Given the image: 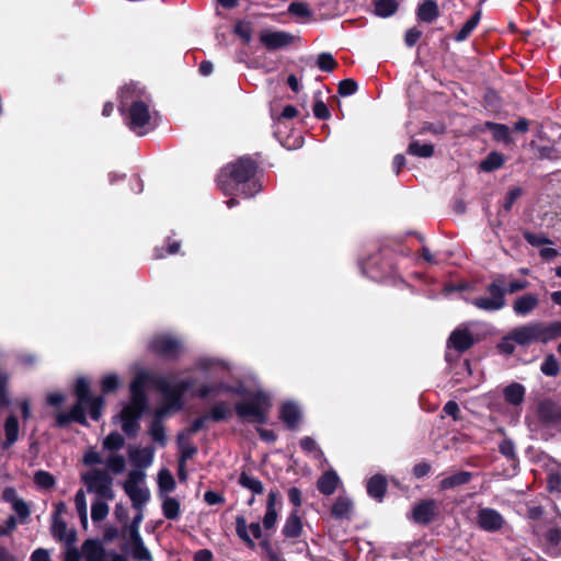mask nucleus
I'll return each instance as SVG.
<instances>
[{
    "label": "nucleus",
    "mask_w": 561,
    "mask_h": 561,
    "mask_svg": "<svg viewBox=\"0 0 561 561\" xmlns=\"http://www.w3.org/2000/svg\"><path fill=\"white\" fill-rule=\"evenodd\" d=\"M294 41V36L287 32L264 31L260 34V42L267 50H276L290 45Z\"/></svg>",
    "instance_id": "nucleus-18"
},
{
    "label": "nucleus",
    "mask_w": 561,
    "mask_h": 561,
    "mask_svg": "<svg viewBox=\"0 0 561 561\" xmlns=\"http://www.w3.org/2000/svg\"><path fill=\"white\" fill-rule=\"evenodd\" d=\"M236 534L247 548L253 550L256 547L254 539H261L263 536L260 523L247 524V519L242 515L236 517Z\"/></svg>",
    "instance_id": "nucleus-15"
},
{
    "label": "nucleus",
    "mask_w": 561,
    "mask_h": 561,
    "mask_svg": "<svg viewBox=\"0 0 561 561\" xmlns=\"http://www.w3.org/2000/svg\"><path fill=\"white\" fill-rule=\"evenodd\" d=\"M317 66L321 71L332 72L339 66L331 53H321L317 58Z\"/></svg>",
    "instance_id": "nucleus-52"
},
{
    "label": "nucleus",
    "mask_w": 561,
    "mask_h": 561,
    "mask_svg": "<svg viewBox=\"0 0 561 561\" xmlns=\"http://www.w3.org/2000/svg\"><path fill=\"white\" fill-rule=\"evenodd\" d=\"M523 237L533 247H540L543 244L552 243V241L545 234H537L528 230L523 232Z\"/></svg>",
    "instance_id": "nucleus-61"
},
{
    "label": "nucleus",
    "mask_w": 561,
    "mask_h": 561,
    "mask_svg": "<svg viewBox=\"0 0 561 561\" xmlns=\"http://www.w3.org/2000/svg\"><path fill=\"white\" fill-rule=\"evenodd\" d=\"M407 152L410 156L430 158L434 154V146L432 144H420V141L413 140L408 146Z\"/></svg>",
    "instance_id": "nucleus-43"
},
{
    "label": "nucleus",
    "mask_w": 561,
    "mask_h": 561,
    "mask_svg": "<svg viewBox=\"0 0 561 561\" xmlns=\"http://www.w3.org/2000/svg\"><path fill=\"white\" fill-rule=\"evenodd\" d=\"M149 351L163 359L175 360L181 355L182 344L171 335L160 334L150 341Z\"/></svg>",
    "instance_id": "nucleus-13"
},
{
    "label": "nucleus",
    "mask_w": 561,
    "mask_h": 561,
    "mask_svg": "<svg viewBox=\"0 0 561 561\" xmlns=\"http://www.w3.org/2000/svg\"><path fill=\"white\" fill-rule=\"evenodd\" d=\"M302 533V522L297 510H293L286 518L282 534L285 538L296 539Z\"/></svg>",
    "instance_id": "nucleus-28"
},
{
    "label": "nucleus",
    "mask_w": 561,
    "mask_h": 561,
    "mask_svg": "<svg viewBox=\"0 0 561 561\" xmlns=\"http://www.w3.org/2000/svg\"><path fill=\"white\" fill-rule=\"evenodd\" d=\"M388 488V481L385 476L380 473L374 474L368 481L366 485L367 493L370 497L382 501L386 495Z\"/></svg>",
    "instance_id": "nucleus-27"
},
{
    "label": "nucleus",
    "mask_w": 561,
    "mask_h": 561,
    "mask_svg": "<svg viewBox=\"0 0 561 561\" xmlns=\"http://www.w3.org/2000/svg\"><path fill=\"white\" fill-rule=\"evenodd\" d=\"M540 370L545 376L556 377L560 371V365L553 354H548L541 363Z\"/></svg>",
    "instance_id": "nucleus-50"
},
{
    "label": "nucleus",
    "mask_w": 561,
    "mask_h": 561,
    "mask_svg": "<svg viewBox=\"0 0 561 561\" xmlns=\"http://www.w3.org/2000/svg\"><path fill=\"white\" fill-rule=\"evenodd\" d=\"M473 345L474 337L468 329H455L447 340V346L456 350L458 353H465Z\"/></svg>",
    "instance_id": "nucleus-19"
},
{
    "label": "nucleus",
    "mask_w": 561,
    "mask_h": 561,
    "mask_svg": "<svg viewBox=\"0 0 561 561\" xmlns=\"http://www.w3.org/2000/svg\"><path fill=\"white\" fill-rule=\"evenodd\" d=\"M561 337V321L546 323L542 321H531L512 329L497 343L496 348L500 354L511 356L516 346L527 347L535 343L547 344Z\"/></svg>",
    "instance_id": "nucleus-2"
},
{
    "label": "nucleus",
    "mask_w": 561,
    "mask_h": 561,
    "mask_svg": "<svg viewBox=\"0 0 561 561\" xmlns=\"http://www.w3.org/2000/svg\"><path fill=\"white\" fill-rule=\"evenodd\" d=\"M545 552L551 558L561 556V527L549 528L545 535Z\"/></svg>",
    "instance_id": "nucleus-24"
},
{
    "label": "nucleus",
    "mask_w": 561,
    "mask_h": 561,
    "mask_svg": "<svg viewBox=\"0 0 561 561\" xmlns=\"http://www.w3.org/2000/svg\"><path fill=\"white\" fill-rule=\"evenodd\" d=\"M259 171V162L245 154L222 168L217 174L216 183L225 195L251 198L263 188L257 178Z\"/></svg>",
    "instance_id": "nucleus-1"
},
{
    "label": "nucleus",
    "mask_w": 561,
    "mask_h": 561,
    "mask_svg": "<svg viewBox=\"0 0 561 561\" xmlns=\"http://www.w3.org/2000/svg\"><path fill=\"white\" fill-rule=\"evenodd\" d=\"M12 508L18 514L20 523L25 524L31 514L30 506L24 500L14 501Z\"/></svg>",
    "instance_id": "nucleus-62"
},
{
    "label": "nucleus",
    "mask_w": 561,
    "mask_h": 561,
    "mask_svg": "<svg viewBox=\"0 0 561 561\" xmlns=\"http://www.w3.org/2000/svg\"><path fill=\"white\" fill-rule=\"evenodd\" d=\"M81 481L88 493L95 494L102 500H114L113 477L107 470L91 469L81 474Z\"/></svg>",
    "instance_id": "nucleus-10"
},
{
    "label": "nucleus",
    "mask_w": 561,
    "mask_h": 561,
    "mask_svg": "<svg viewBox=\"0 0 561 561\" xmlns=\"http://www.w3.org/2000/svg\"><path fill=\"white\" fill-rule=\"evenodd\" d=\"M375 14L380 18H389L399 9L397 0H374Z\"/></svg>",
    "instance_id": "nucleus-36"
},
{
    "label": "nucleus",
    "mask_w": 561,
    "mask_h": 561,
    "mask_svg": "<svg viewBox=\"0 0 561 561\" xmlns=\"http://www.w3.org/2000/svg\"><path fill=\"white\" fill-rule=\"evenodd\" d=\"M358 90V84L354 79H344L340 81L337 87V93L341 96H350L354 93H356Z\"/></svg>",
    "instance_id": "nucleus-58"
},
{
    "label": "nucleus",
    "mask_w": 561,
    "mask_h": 561,
    "mask_svg": "<svg viewBox=\"0 0 561 561\" xmlns=\"http://www.w3.org/2000/svg\"><path fill=\"white\" fill-rule=\"evenodd\" d=\"M162 513L167 519H176L180 516V502L171 496L165 497L162 502Z\"/></svg>",
    "instance_id": "nucleus-48"
},
{
    "label": "nucleus",
    "mask_w": 561,
    "mask_h": 561,
    "mask_svg": "<svg viewBox=\"0 0 561 561\" xmlns=\"http://www.w3.org/2000/svg\"><path fill=\"white\" fill-rule=\"evenodd\" d=\"M165 412V409H160L156 412V417L152 420L149 434L151 435L154 442L161 443L162 445L165 443V432L164 427L160 421V416Z\"/></svg>",
    "instance_id": "nucleus-41"
},
{
    "label": "nucleus",
    "mask_w": 561,
    "mask_h": 561,
    "mask_svg": "<svg viewBox=\"0 0 561 561\" xmlns=\"http://www.w3.org/2000/svg\"><path fill=\"white\" fill-rule=\"evenodd\" d=\"M238 482L242 488L250 490L253 493V495L263 494L264 492L263 483L259 479L247 473L245 471H242L240 473Z\"/></svg>",
    "instance_id": "nucleus-42"
},
{
    "label": "nucleus",
    "mask_w": 561,
    "mask_h": 561,
    "mask_svg": "<svg viewBox=\"0 0 561 561\" xmlns=\"http://www.w3.org/2000/svg\"><path fill=\"white\" fill-rule=\"evenodd\" d=\"M481 130H490L492 133L493 140L497 142H503L505 145L513 144L510 127L505 124L486 121L484 122Z\"/></svg>",
    "instance_id": "nucleus-26"
},
{
    "label": "nucleus",
    "mask_w": 561,
    "mask_h": 561,
    "mask_svg": "<svg viewBox=\"0 0 561 561\" xmlns=\"http://www.w3.org/2000/svg\"><path fill=\"white\" fill-rule=\"evenodd\" d=\"M73 393L77 402L71 407L68 412H60L55 417V426L65 428L71 422H76L82 426H89L87 420L85 408H89L90 417L93 421H99L102 416V410L105 405V400L102 396H92L90 390V382L84 377H79L76 380Z\"/></svg>",
    "instance_id": "nucleus-3"
},
{
    "label": "nucleus",
    "mask_w": 561,
    "mask_h": 561,
    "mask_svg": "<svg viewBox=\"0 0 561 561\" xmlns=\"http://www.w3.org/2000/svg\"><path fill=\"white\" fill-rule=\"evenodd\" d=\"M539 299L535 294H525L513 304V310L517 316H527L537 308Z\"/></svg>",
    "instance_id": "nucleus-31"
},
{
    "label": "nucleus",
    "mask_w": 561,
    "mask_h": 561,
    "mask_svg": "<svg viewBox=\"0 0 561 561\" xmlns=\"http://www.w3.org/2000/svg\"><path fill=\"white\" fill-rule=\"evenodd\" d=\"M119 386L118 377L115 374H108L101 380V390L103 393H112L117 390Z\"/></svg>",
    "instance_id": "nucleus-57"
},
{
    "label": "nucleus",
    "mask_w": 561,
    "mask_h": 561,
    "mask_svg": "<svg viewBox=\"0 0 561 561\" xmlns=\"http://www.w3.org/2000/svg\"><path fill=\"white\" fill-rule=\"evenodd\" d=\"M277 504H282L280 495L277 490H271L267 495L266 511L263 516L262 526L265 530L273 529L276 525L278 513Z\"/></svg>",
    "instance_id": "nucleus-21"
},
{
    "label": "nucleus",
    "mask_w": 561,
    "mask_h": 561,
    "mask_svg": "<svg viewBox=\"0 0 561 561\" xmlns=\"http://www.w3.org/2000/svg\"><path fill=\"white\" fill-rule=\"evenodd\" d=\"M129 459L135 467L147 468L152 463L153 449L150 447L130 449Z\"/></svg>",
    "instance_id": "nucleus-33"
},
{
    "label": "nucleus",
    "mask_w": 561,
    "mask_h": 561,
    "mask_svg": "<svg viewBox=\"0 0 561 561\" xmlns=\"http://www.w3.org/2000/svg\"><path fill=\"white\" fill-rule=\"evenodd\" d=\"M353 508V503L345 496H339L331 508V515L335 519L347 518Z\"/></svg>",
    "instance_id": "nucleus-35"
},
{
    "label": "nucleus",
    "mask_w": 561,
    "mask_h": 561,
    "mask_svg": "<svg viewBox=\"0 0 561 561\" xmlns=\"http://www.w3.org/2000/svg\"><path fill=\"white\" fill-rule=\"evenodd\" d=\"M312 111L314 117L320 121H327L331 117V112L328 105L321 99L316 100Z\"/></svg>",
    "instance_id": "nucleus-63"
},
{
    "label": "nucleus",
    "mask_w": 561,
    "mask_h": 561,
    "mask_svg": "<svg viewBox=\"0 0 561 561\" xmlns=\"http://www.w3.org/2000/svg\"><path fill=\"white\" fill-rule=\"evenodd\" d=\"M505 277L504 275H497L496 278L486 286V291L490 297H477L471 300V304L480 310L484 311H497L501 310L505 305V294H514L524 290L528 287L527 280H513L508 284L507 288L504 287Z\"/></svg>",
    "instance_id": "nucleus-7"
},
{
    "label": "nucleus",
    "mask_w": 561,
    "mask_h": 561,
    "mask_svg": "<svg viewBox=\"0 0 561 561\" xmlns=\"http://www.w3.org/2000/svg\"><path fill=\"white\" fill-rule=\"evenodd\" d=\"M125 439L118 432L110 433L103 440V447L107 450H119L123 448Z\"/></svg>",
    "instance_id": "nucleus-53"
},
{
    "label": "nucleus",
    "mask_w": 561,
    "mask_h": 561,
    "mask_svg": "<svg viewBox=\"0 0 561 561\" xmlns=\"http://www.w3.org/2000/svg\"><path fill=\"white\" fill-rule=\"evenodd\" d=\"M415 15L419 22L432 24L440 15L436 0H424L416 7Z\"/></svg>",
    "instance_id": "nucleus-22"
},
{
    "label": "nucleus",
    "mask_w": 561,
    "mask_h": 561,
    "mask_svg": "<svg viewBox=\"0 0 561 561\" xmlns=\"http://www.w3.org/2000/svg\"><path fill=\"white\" fill-rule=\"evenodd\" d=\"M149 410V404L134 403L130 401L125 404L118 414L122 423V431L129 437L135 438L140 430V419Z\"/></svg>",
    "instance_id": "nucleus-11"
},
{
    "label": "nucleus",
    "mask_w": 561,
    "mask_h": 561,
    "mask_svg": "<svg viewBox=\"0 0 561 561\" xmlns=\"http://www.w3.org/2000/svg\"><path fill=\"white\" fill-rule=\"evenodd\" d=\"M187 436H188V434L186 435L184 433H181L178 436V444H179L180 451H181L180 459H179L181 469H182L184 462L187 459L193 458V456L197 453V448L187 443Z\"/></svg>",
    "instance_id": "nucleus-40"
},
{
    "label": "nucleus",
    "mask_w": 561,
    "mask_h": 561,
    "mask_svg": "<svg viewBox=\"0 0 561 561\" xmlns=\"http://www.w3.org/2000/svg\"><path fill=\"white\" fill-rule=\"evenodd\" d=\"M363 273L376 282H391L393 285L401 284L408 287L409 284L400 276L396 262L394 253L388 247H382L377 253L369 255L362 263Z\"/></svg>",
    "instance_id": "nucleus-6"
},
{
    "label": "nucleus",
    "mask_w": 561,
    "mask_h": 561,
    "mask_svg": "<svg viewBox=\"0 0 561 561\" xmlns=\"http://www.w3.org/2000/svg\"><path fill=\"white\" fill-rule=\"evenodd\" d=\"M4 439L0 440V449H10L18 440L20 435V423L15 414L11 413L3 423Z\"/></svg>",
    "instance_id": "nucleus-20"
},
{
    "label": "nucleus",
    "mask_w": 561,
    "mask_h": 561,
    "mask_svg": "<svg viewBox=\"0 0 561 561\" xmlns=\"http://www.w3.org/2000/svg\"><path fill=\"white\" fill-rule=\"evenodd\" d=\"M152 377H149L147 374L137 375L129 386L130 391V401L134 403H145L149 404L148 396L146 393L145 387L147 381H151Z\"/></svg>",
    "instance_id": "nucleus-23"
},
{
    "label": "nucleus",
    "mask_w": 561,
    "mask_h": 561,
    "mask_svg": "<svg viewBox=\"0 0 561 561\" xmlns=\"http://www.w3.org/2000/svg\"><path fill=\"white\" fill-rule=\"evenodd\" d=\"M107 500L98 497L91 505V518L94 523L102 522L108 515L110 507L106 503Z\"/></svg>",
    "instance_id": "nucleus-46"
},
{
    "label": "nucleus",
    "mask_w": 561,
    "mask_h": 561,
    "mask_svg": "<svg viewBox=\"0 0 561 561\" xmlns=\"http://www.w3.org/2000/svg\"><path fill=\"white\" fill-rule=\"evenodd\" d=\"M481 20V11L478 10L466 23L461 26V28L456 33L455 41L456 42H463L473 32V30L478 26L479 22Z\"/></svg>",
    "instance_id": "nucleus-37"
},
{
    "label": "nucleus",
    "mask_w": 561,
    "mask_h": 561,
    "mask_svg": "<svg viewBox=\"0 0 561 561\" xmlns=\"http://www.w3.org/2000/svg\"><path fill=\"white\" fill-rule=\"evenodd\" d=\"M504 161L503 153L492 151L480 162V170L483 172H493L500 169L504 164Z\"/></svg>",
    "instance_id": "nucleus-39"
},
{
    "label": "nucleus",
    "mask_w": 561,
    "mask_h": 561,
    "mask_svg": "<svg viewBox=\"0 0 561 561\" xmlns=\"http://www.w3.org/2000/svg\"><path fill=\"white\" fill-rule=\"evenodd\" d=\"M473 473L470 471H458L439 481L438 488L442 491L451 490L460 485H465L471 481Z\"/></svg>",
    "instance_id": "nucleus-30"
},
{
    "label": "nucleus",
    "mask_w": 561,
    "mask_h": 561,
    "mask_svg": "<svg viewBox=\"0 0 561 561\" xmlns=\"http://www.w3.org/2000/svg\"><path fill=\"white\" fill-rule=\"evenodd\" d=\"M279 419L288 430L294 431L301 420V413L294 402H285L279 409Z\"/></svg>",
    "instance_id": "nucleus-25"
},
{
    "label": "nucleus",
    "mask_w": 561,
    "mask_h": 561,
    "mask_svg": "<svg viewBox=\"0 0 561 561\" xmlns=\"http://www.w3.org/2000/svg\"><path fill=\"white\" fill-rule=\"evenodd\" d=\"M288 12L290 14L299 16V18H310L312 14L308 4L305 2H300V1L291 2L288 5Z\"/></svg>",
    "instance_id": "nucleus-60"
},
{
    "label": "nucleus",
    "mask_w": 561,
    "mask_h": 561,
    "mask_svg": "<svg viewBox=\"0 0 561 561\" xmlns=\"http://www.w3.org/2000/svg\"><path fill=\"white\" fill-rule=\"evenodd\" d=\"M525 398V388L518 382H513L504 389V399L513 405H519Z\"/></svg>",
    "instance_id": "nucleus-34"
},
{
    "label": "nucleus",
    "mask_w": 561,
    "mask_h": 561,
    "mask_svg": "<svg viewBox=\"0 0 561 561\" xmlns=\"http://www.w3.org/2000/svg\"><path fill=\"white\" fill-rule=\"evenodd\" d=\"M9 385L10 374L0 366V409H7L11 404Z\"/></svg>",
    "instance_id": "nucleus-38"
},
{
    "label": "nucleus",
    "mask_w": 561,
    "mask_h": 561,
    "mask_svg": "<svg viewBox=\"0 0 561 561\" xmlns=\"http://www.w3.org/2000/svg\"><path fill=\"white\" fill-rule=\"evenodd\" d=\"M524 194V190L522 187H513L511 188L504 198V203L502 205V209L499 211V216H505L507 215L512 208L515 202Z\"/></svg>",
    "instance_id": "nucleus-47"
},
{
    "label": "nucleus",
    "mask_w": 561,
    "mask_h": 561,
    "mask_svg": "<svg viewBox=\"0 0 561 561\" xmlns=\"http://www.w3.org/2000/svg\"><path fill=\"white\" fill-rule=\"evenodd\" d=\"M340 478L334 470L323 472L317 481V489L323 495H331L335 492Z\"/></svg>",
    "instance_id": "nucleus-29"
},
{
    "label": "nucleus",
    "mask_w": 561,
    "mask_h": 561,
    "mask_svg": "<svg viewBox=\"0 0 561 561\" xmlns=\"http://www.w3.org/2000/svg\"><path fill=\"white\" fill-rule=\"evenodd\" d=\"M261 549L265 552L268 561H285L279 554L273 549L268 539H262L260 541Z\"/></svg>",
    "instance_id": "nucleus-64"
},
{
    "label": "nucleus",
    "mask_w": 561,
    "mask_h": 561,
    "mask_svg": "<svg viewBox=\"0 0 561 561\" xmlns=\"http://www.w3.org/2000/svg\"><path fill=\"white\" fill-rule=\"evenodd\" d=\"M129 538L131 557L137 561H152V554L145 546L139 528L125 525L122 537Z\"/></svg>",
    "instance_id": "nucleus-16"
},
{
    "label": "nucleus",
    "mask_w": 561,
    "mask_h": 561,
    "mask_svg": "<svg viewBox=\"0 0 561 561\" xmlns=\"http://www.w3.org/2000/svg\"><path fill=\"white\" fill-rule=\"evenodd\" d=\"M181 248V242L178 240L172 239L171 237H168L165 239V245L161 248H156L153 251V259L159 260L165 257L167 254L173 255L179 253Z\"/></svg>",
    "instance_id": "nucleus-44"
},
{
    "label": "nucleus",
    "mask_w": 561,
    "mask_h": 561,
    "mask_svg": "<svg viewBox=\"0 0 561 561\" xmlns=\"http://www.w3.org/2000/svg\"><path fill=\"white\" fill-rule=\"evenodd\" d=\"M439 515V506L433 499L421 500L412 510V519L419 525H428Z\"/></svg>",
    "instance_id": "nucleus-17"
},
{
    "label": "nucleus",
    "mask_w": 561,
    "mask_h": 561,
    "mask_svg": "<svg viewBox=\"0 0 561 561\" xmlns=\"http://www.w3.org/2000/svg\"><path fill=\"white\" fill-rule=\"evenodd\" d=\"M144 478V471L130 470L123 485L125 493L128 495L133 503V507L138 511H141L142 506L150 499L149 490L139 486V482L142 481Z\"/></svg>",
    "instance_id": "nucleus-12"
},
{
    "label": "nucleus",
    "mask_w": 561,
    "mask_h": 561,
    "mask_svg": "<svg viewBox=\"0 0 561 561\" xmlns=\"http://www.w3.org/2000/svg\"><path fill=\"white\" fill-rule=\"evenodd\" d=\"M272 399L262 389L255 390L249 398L234 403L233 411L243 423L265 424L268 421Z\"/></svg>",
    "instance_id": "nucleus-8"
},
{
    "label": "nucleus",
    "mask_w": 561,
    "mask_h": 561,
    "mask_svg": "<svg viewBox=\"0 0 561 561\" xmlns=\"http://www.w3.org/2000/svg\"><path fill=\"white\" fill-rule=\"evenodd\" d=\"M499 451L501 455H503L507 460L512 462H516L518 460V457L515 451V445L512 439L504 438L499 444Z\"/></svg>",
    "instance_id": "nucleus-54"
},
{
    "label": "nucleus",
    "mask_w": 561,
    "mask_h": 561,
    "mask_svg": "<svg viewBox=\"0 0 561 561\" xmlns=\"http://www.w3.org/2000/svg\"><path fill=\"white\" fill-rule=\"evenodd\" d=\"M477 526L486 533H497L502 530L504 525L506 524L503 515L491 507H481L477 512L476 517Z\"/></svg>",
    "instance_id": "nucleus-14"
},
{
    "label": "nucleus",
    "mask_w": 561,
    "mask_h": 561,
    "mask_svg": "<svg viewBox=\"0 0 561 561\" xmlns=\"http://www.w3.org/2000/svg\"><path fill=\"white\" fill-rule=\"evenodd\" d=\"M118 110L126 112V124L128 128L138 136L146 135L151 128H148L151 114L149 105L140 99L137 87L133 83L126 84L119 91Z\"/></svg>",
    "instance_id": "nucleus-5"
},
{
    "label": "nucleus",
    "mask_w": 561,
    "mask_h": 561,
    "mask_svg": "<svg viewBox=\"0 0 561 561\" xmlns=\"http://www.w3.org/2000/svg\"><path fill=\"white\" fill-rule=\"evenodd\" d=\"M528 430L542 440H550L561 434V401L546 397L535 405L534 414L526 415Z\"/></svg>",
    "instance_id": "nucleus-4"
},
{
    "label": "nucleus",
    "mask_w": 561,
    "mask_h": 561,
    "mask_svg": "<svg viewBox=\"0 0 561 561\" xmlns=\"http://www.w3.org/2000/svg\"><path fill=\"white\" fill-rule=\"evenodd\" d=\"M75 504L82 523H87V500L85 493L82 489L77 491L75 495Z\"/></svg>",
    "instance_id": "nucleus-59"
},
{
    "label": "nucleus",
    "mask_w": 561,
    "mask_h": 561,
    "mask_svg": "<svg viewBox=\"0 0 561 561\" xmlns=\"http://www.w3.org/2000/svg\"><path fill=\"white\" fill-rule=\"evenodd\" d=\"M158 485L161 492L174 491L176 483L170 470L163 468L159 471Z\"/></svg>",
    "instance_id": "nucleus-49"
},
{
    "label": "nucleus",
    "mask_w": 561,
    "mask_h": 561,
    "mask_svg": "<svg viewBox=\"0 0 561 561\" xmlns=\"http://www.w3.org/2000/svg\"><path fill=\"white\" fill-rule=\"evenodd\" d=\"M34 483L38 488L49 490L56 484V479L50 472L38 470L34 473Z\"/></svg>",
    "instance_id": "nucleus-51"
},
{
    "label": "nucleus",
    "mask_w": 561,
    "mask_h": 561,
    "mask_svg": "<svg viewBox=\"0 0 561 561\" xmlns=\"http://www.w3.org/2000/svg\"><path fill=\"white\" fill-rule=\"evenodd\" d=\"M233 33L242 41L243 44L249 45L252 41V23L245 20L238 21L233 26Z\"/></svg>",
    "instance_id": "nucleus-45"
},
{
    "label": "nucleus",
    "mask_w": 561,
    "mask_h": 561,
    "mask_svg": "<svg viewBox=\"0 0 561 561\" xmlns=\"http://www.w3.org/2000/svg\"><path fill=\"white\" fill-rule=\"evenodd\" d=\"M106 467L114 474H118L125 470L126 462L122 455H112L106 460Z\"/></svg>",
    "instance_id": "nucleus-56"
},
{
    "label": "nucleus",
    "mask_w": 561,
    "mask_h": 561,
    "mask_svg": "<svg viewBox=\"0 0 561 561\" xmlns=\"http://www.w3.org/2000/svg\"><path fill=\"white\" fill-rule=\"evenodd\" d=\"M51 534L56 539L65 541L67 546H72L77 540L76 530L67 533V524L61 518L53 519Z\"/></svg>",
    "instance_id": "nucleus-32"
},
{
    "label": "nucleus",
    "mask_w": 561,
    "mask_h": 561,
    "mask_svg": "<svg viewBox=\"0 0 561 561\" xmlns=\"http://www.w3.org/2000/svg\"><path fill=\"white\" fill-rule=\"evenodd\" d=\"M233 410L228 408L224 402L214 403L213 404V422H220L228 420L231 415Z\"/></svg>",
    "instance_id": "nucleus-55"
},
{
    "label": "nucleus",
    "mask_w": 561,
    "mask_h": 561,
    "mask_svg": "<svg viewBox=\"0 0 561 561\" xmlns=\"http://www.w3.org/2000/svg\"><path fill=\"white\" fill-rule=\"evenodd\" d=\"M151 383L163 396L165 409L181 410L183 407V396L192 387L190 380H180L172 383L163 376H152Z\"/></svg>",
    "instance_id": "nucleus-9"
}]
</instances>
